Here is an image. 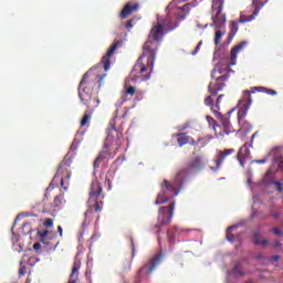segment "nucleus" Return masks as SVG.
<instances>
[{
  "mask_svg": "<svg viewBox=\"0 0 283 283\" xmlns=\"http://www.w3.org/2000/svg\"><path fill=\"white\" fill-rule=\"evenodd\" d=\"M275 247H280V242H275Z\"/></svg>",
  "mask_w": 283,
  "mask_h": 283,
  "instance_id": "bf43d9fd",
  "label": "nucleus"
},
{
  "mask_svg": "<svg viewBox=\"0 0 283 283\" xmlns=\"http://www.w3.org/2000/svg\"><path fill=\"white\" fill-rule=\"evenodd\" d=\"M130 242H132V249H133V255L136 253V248L134 245V239L130 238Z\"/></svg>",
  "mask_w": 283,
  "mask_h": 283,
  "instance_id": "09e8293b",
  "label": "nucleus"
},
{
  "mask_svg": "<svg viewBox=\"0 0 283 283\" xmlns=\"http://www.w3.org/2000/svg\"><path fill=\"white\" fill-rule=\"evenodd\" d=\"M220 67H222V64H217L212 70V81L208 87L210 96L205 99L206 105H213V98L211 96H217L219 92H222L224 82L229 80V74H224V71H222Z\"/></svg>",
  "mask_w": 283,
  "mask_h": 283,
  "instance_id": "39448f33",
  "label": "nucleus"
},
{
  "mask_svg": "<svg viewBox=\"0 0 283 283\" xmlns=\"http://www.w3.org/2000/svg\"><path fill=\"white\" fill-rule=\"evenodd\" d=\"M167 191H171L175 196H178V190H176L169 181L165 180L164 184H161V191L158 193L155 205H165V202H169Z\"/></svg>",
  "mask_w": 283,
  "mask_h": 283,
  "instance_id": "ddd939ff",
  "label": "nucleus"
},
{
  "mask_svg": "<svg viewBox=\"0 0 283 283\" xmlns=\"http://www.w3.org/2000/svg\"><path fill=\"white\" fill-rule=\"evenodd\" d=\"M265 94H270L271 96H275L277 94V92H275L271 88H266Z\"/></svg>",
  "mask_w": 283,
  "mask_h": 283,
  "instance_id": "79ce46f5",
  "label": "nucleus"
},
{
  "mask_svg": "<svg viewBox=\"0 0 283 283\" xmlns=\"http://www.w3.org/2000/svg\"><path fill=\"white\" fill-rule=\"evenodd\" d=\"M163 260H165V253L163 252H159L158 254L153 256L144 266H142L138 270L136 274L135 283L147 282L149 280V275L154 273V270L157 266H160V264L163 263Z\"/></svg>",
  "mask_w": 283,
  "mask_h": 283,
  "instance_id": "423d86ee",
  "label": "nucleus"
},
{
  "mask_svg": "<svg viewBox=\"0 0 283 283\" xmlns=\"http://www.w3.org/2000/svg\"><path fill=\"white\" fill-rule=\"evenodd\" d=\"M168 241L170 244H176V232L174 230H168Z\"/></svg>",
  "mask_w": 283,
  "mask_h": 283,
  "instance_id": "2f4dec72",
  "label": "nucleus"
},
{
  "mask_svg": "<svg viewBox=\"0 0 283 283\" xmlns=\"http://www.w3.org/2000/svg\"><path fill=\"white\" fill-rule=\"evenodd\" d=\"M206 120H207L209 127H212V129L214 130V134H218V127H220V126H218L216 124V119H213V117L208 115V116H206Z\"/></svg>",
  "mask_w": 283,
  "mask_h": 283,
  "instance_id": "cd10ccee",
  "label": "nucleus"
},
{
  "mask_svg": "<svg viewBox=\"0 0 283 283\" xmlns=\"http://www.w3.org/2000/svg\"><path fill=\"white\" fill-rule=\"evenodd\" d=\"M212 136L201 137L197 142H195V145H200V147H205L206 145H209L211 143Z\"/></svg>",
  "mask_w": 283,
  "mask_h": 283,
  "instance_id": "bb28decb",
  "label": "nucleus"
},
{
  "mask_svg": "<svg viewBox=\"0 0 283 283\" xmlns=\"http://www.w3.org/2000/svg\"><path fill=\"white\" fill-rule=\"evenodd\" d=\"M252 103H253V99H251V93L249 91H244L243 96L239 101V104H238V107H239V112H238L239 123H241L242 118H244L247 116V114H249V109H251Z\"/></svg>",
  "mask_w": 283,
  "mask_h": 283,
  "instance_id": "1a4fd4ad",
  "label": "nucleus"
},
{
  "mask_svg": "<svg viewBox=\"0 0 283 283\" xmlns=\"http://www.w3.org/2000/svg\"><path fill=\"white\" fill-rule=\"evenodd\" d=\"M175 207H176V202H172L170 206L161 207L159 209V216H158L159 224H167V222H171V218H174Z\"/></svg>",
  "mask_w": 283,
  "mask_h": 283,
  "instance_id": "4468645a",
  "label": "nucleus"
},
{
  "mask_svg": "<svg viewBox=\"0 0 283 283\" xmlns=\"http://www.w3.org/2000/svg\"><path fill=\"white\" fill-rule=\"evenodd\" d=\"M255 92H263V93H266V87H262V86H255L253 88V94H255Z\"/></svg>",
  "mask_w": 283,
  "mask_h": 283,
  "instance_id": "58836bf2",
  "label": "nucleus"
},
{
  "mask_svg": "<svg viewBox=\"0 0 283 283\" xmlns=\"http://www.w3.org/2000/svg\"><path fill=\"white\" fill-rule=\"evenodd\" d=\"M252 138H255V134L252 136Z\"/></svg>",
  "mask_w": 283,
  "mask_h": 283,
  "instance_id": "69168bd1",
  "label": "nucleus"
},
{
  "mask_svg": "<svg viewBox=\"0 0 283 283\" xmlns=\"http://www.w3.org/2000/svg\"><path fill=\"white\" fill-rule=\"evenodd\" d=\"M166 19H157V24H154L148 35V41L145 42L144 53L138 57L133 67L132 74L135 78L142 81H149L151 72H154V63L156 62V51L158 48L154 46V41L160 43L165 36V32L176 30V21H178V0H172L166 8Z\"/></svg>",
  "mask_w": 283,
  "mask_h": 283,
  "instance_id": "f257e3e1",
  "label": "nucleus"
},
{
  "mask_svg": "<svg viewBox=\"0 0 283 283\" xmlns=\"http://www.w3.org/2000/svg\"><path fill=\"white\" fill-rule=\"evenodd\" d=\"M38 235L42 242H45V240H48V235H50V230L38 231Z\"/></svg>",
  "mask_w": 283,
  "mask_h": 283,
  "instance_id": "7c9ffc66",
  "label": "nucleus"
},
{
  "mask_svg": "<svg viewBox=\"0 0 283 283\" xmlns=\"http://www.w3.org/2000/svg\"><path fill=\"white\" fill-rule=\"evenodd\" d=\"M272 232L275 234V235H282V231H280L277 228H274L272 230Z\"/></svg>",
  "mask_w": 283,
  "mask_h": 283,
  "instance_id": "49530a36",
  "label": "nucleus"
},
{
  "mask_svg": "<svg viewBox=\"0 0 283 283\" xmlns=\"http://www.w3.org/2000/svg\"><path fill=\"white\" fill-rule=\"evenodd\" d=\"M252 6L254 7V11L251 15L247 14V11L241 12L239 18V23H251V21H255V17L260 14V10L266 6V1L260 2V0H252Z\"/></svg>",
  "mask_w": 283,
  "mask_h": 283,
  "instance_id": "9b49d317",
  "label": "nucleus"
},
{
  "mask_svg": "<svg viewBox=\"0 0 283 283\" xmlns=\"http://www.w3.org/2000/svg\"><path fill=\"white\" fill-rule=\"evenodd\" d=\"M189 128V123H186L184 126L179 127V132H185V129Z\"/></svg>",
  "mask_w": 283,
  "mask_h": 283,
  "instance_id": "c03bdc74",
  "label": "nucleus"
},
{
  "mask_svg": "<svg viewBox=\"0 0 283 283\" xmlns=\"http://www.w3.org/2000/svg\"><path fill=\"white\" fill-rule=\"evenodd\" d=\"M212 112L213 114H216V116H219L221 118V123L223 126V132L219 133V136H223L224 134L228 136V134H231L233 129L231 128V122H229V117L222 116L220 113H218L216 108H212Z\"/></svg>",
  "mask_w": 283,
  "mask_h": 283,
  "instance_id": "6ab92c4d",
  "label": "nucleus"
},
{
  "mask_svg": "<svg viewBox=\"0 0 283 283\" xmlns=\"http://www.w3.org/2000/svg\"><path fill=\"white\" fill-rule=\"evenodd\" d=\"M90 73L86 72L78 85V96L83 105L87 107L84 112V115L81 119V127H85L90 125V120H92V116L94 114V109L98 107L101 101L92 97V91L90 90Z\"/></svg>",
  "mask_w": 283,
  "mask_h": 283,
  "instance_id": "f03ea898",
  "label": "nucleus"
},
{
  "mask_svg": "<svg viewBox=\"0 0 283 283\" xmlns=\"http://www.w3.org/2000/svg\"><path fill=\"white\" fill-rule=\"evenodd\" d=\"M238 34V22H231L230 23V34L228 36V43H231L233 41V38Z\"/></svg>",
  "mask_w": 283,
  "mask_h": 283,
  "instance_id": "a878e982",
  "label": "nucleus"
},
{
  "mask_svg": "<svg viewBox=\"0 0 283 283\" xmlns=\"http://www.w3.org/2000/svg\"><path fill=\"white\" fill-rule=\"evenodd\" d=\"M209 161L205 159V157L198 155L193 157V159L189 164V171L190 174H198V171H201V169H205V165H207Z\"/></svg>",
  "mask_w": 283,
  "mask_h": 283,
  "instance_id": "2eb2a0df",
  "label": "nucleus"
},
{
  "mask_svg": "<svg viewBox=\"0 0 283 283\" xmlns=\"http://www.w3.org/2000/svg\"><path fill=\"white\" fill-rule=\"evenodd\" d=\"M57 232L60 234V238H63V227L59 226L57 227Z\"/></svg>",
  "mask_w": 283,
  "mask_h": 283,
  "instance_id": "de8ad7c7",
  "label": "nucleus"
},
{
  "mask_svg": "<svg viewBox=\"0 0 283 283\" xmlns=\"http://www.w3.org/2000/svg\"><path fill=\"white\" fill-rule=\"evenodd\" d=\"M90 213V210H86L84 216L87 218V214Z\"/></svg>",
  "mask_w": 283,
  "mask_h": 283,
  "instance_id": "4d7b16f0",
  "label": "nucleus"
},
{
  "mask_svg": "<svg viewBox=\"0 0 283 283\" xmlns=\"http://www.w3.org/2000/svg\"><path fill=\"white\" fill-rule=\"evenodd\" d=\"M95 205H94V211L95 213H101L103 211V201H98V199H92Z\"/></svg>",
  "mask_w": 283,
  "mask_h": 283,
  "instance_id": "c756f323",
  "label": "nucleus"
},
{
  "mask_svg": "<svg viewBox=\"0 0 283 283\" xmlns=\"http://www.w3.org/2000/svg\"><path fill=\"white\" fill-rule=\"evenodd\" d=\"M65 205V195L61 193L54 197L53 209H59Z\"/></svg>",
  "mask_w": 283,
  "mask_h": 283,
  "instance_id": "393cba45",
  "label": "nucleus"
},
{
  "mask_svg": "<svg viewBox=\"0 0 283 283\" xmlns=\"http://www.w3.org/2000/svg\"><path fill=\"white\" fill-rule=\"evenodd\" d=\"M280 169H283V161L279 164Z\"/></svg>",
  "mask_w": 283,
  "mask_h": 283,
  "instance_id": "5fc2aeb1",
  "label": "nucleus"
},
{
  "mask_svg": "<svg viewBox=\"0 0 283 283\" xmlns=\"http://www.w3.org/2000/svg\"><path fill=\"white\" fill-rule=\"evenodd\" d=\"M25 273H28V268H25V265H20V268H19L20 277H23V275H25Z\"/></svg>",
  "mask_w": 283,
  "mask_h": 283,
  "instance_id": "f704fd0d",
  "label": "nucleus"
},
{
  "mask_svg": "<svg viewBox=\"0 0 283 283\" xmlns=\"http://www.w3.org/2000/svg\"><path fill=\"white\" fill-rule=\"evenodd\" d=\"M136 94V87L132 86V85H127L125 84V91L123 93V101H129V98H132V96H134Z\"/></svg>",
  "mask_w": 283,
  "mask_h": 283,
  "instance_id": "b1692460",
  "label": "nucleus"
},
{
  "mask_svg": "<svg viewBox=\"0 0 283 283\" xmlns=\"http://www.w3.org/2000/svg\"><path fill=\"white\" fill-rule=\"evenodd\" d=\"M231 154H235V149L229 148L224 150H217V154L213 157L214 166H210V170H212L213 174H217V171H220V168L222 167V163H224V160H227V156H231Z\"/></svg>",
  "mask_w": 283,
  "mask_h": 283,
  "instance_id": "f8f14e48",
  "label": "nucleus"
},
{
  "mask_svg": "<svg viewBox=\"0 0 283 283\" xmlns=\"http://www.w3.org/2000/svg\"><path fill=\"white\" fill-rule=\"evenodd\" d=\"M200 48H202V41H199L196 49L191 52V55L196 56V54H198L200 52Z\"/></svg>",
  "mask_w": 283,
  "mask_h": 283,
  "instance_id": "c9c22d12",
  "label": "nucleus"
},
{
  "mask_svg": "<svg viewBox=\"0 0 283 283\" xmlns=\"http://www.w3.org/2000/svg\"><path fill=\"white\" fill-rule=\"evenodd\" d=\"M78 269H81V266L75 263L72 269L71 277H74V275H76V273H78Z\"/></svg>",
  "mask_w": 283,
  "mask_h": 283,
  "instance_id": "4c0bfd02",
  "label": "nucleus"
},
{
  "mask_svg": "<svg viewBox=\"0 0 283 283\" xmlns=\"http://www.w3.org/2000/svg\"><path fill=\"white\" fill-rule=\"evenodd\" d=\"M224 0H213L212 1V25L216 28L214 33V45H219L222 41V36L227 34L224 25H227V15L222 13V6Z\"/></svg>",
  "mask_w": 283,
  "mask_h": 283,
  "instance_id": "20e7f679",
  "label": "nucleus"
},
{
  "mask_svg": "<svg viewBox=\"0 0 283 283\" xmlns=\"http://www.w3.org/2000/svg\"><path fill=\"white\" fill-rule=\"evenodd\" d=\"M254 243L261 244L262 247H266L269 244V240L262 239V237L259 233L254 234Z\"/></svg>",
  "mask_w": 283,
  "mask_h": 283,
  "instance_id": "c85d7f7f",
  "label": "nucleus"
},
{
  "mask_svg": "<svg viewBox=\"0 0 283 283\" xmlns=\"http://www.w3.org/2000/svg\"><path fill=\"white\" fill-rule=\"evenodd\" d=\"M179 191H180V184H179Z\"/></svg>",
  "mask_w": 283,
  "mask_h": 283,
  "instance_id": "774afa93",
  "label": "nucleus"
},
{
  "mask_svg": "<svg viewBox=\"0 0 283 283\" xmlns=\"http://www.w3.org/2000/svg\"><path fill=\"white\" fill-rule=\"evenodd\" d=\"M253 163H256V165H264L266 164V159L252 160L251 164Z\"/></svg>",
  "mask_w": 283,
  "mask_h": 283,
  "instance_id": "a19ab883",
  "label": "nucleus"
},
{
  "mask_svg": "<svg viewBox=\"0 0 283 283\" xmlns=\"http://www.w3.org/2000/svg\"><path fill=\"white\" fill-rule=\"evenodd\" d=\"M140 4L137 2L129 1L127 2L119 13V19L125 20L127 17H132L134 12H138Z\"/></svg>",
  "mask_w": 283,
  "mask_h": 283,
  "instance_id": "dca6fc26",
  "label": "nucleus"
},
{
  "mask_svg": "<svg viewBox=\"0 0 283 283\" xmlns=\"http://www.w3.org/2000/svg\"><path fill=\"white\" fill-rule=\"evenodd\" d=\"M223 96L224 95H219L218 96L216 108L212 107V109H216L217 112H218V109H220V103H221Z\"/></svg>",
  "mask_w": 283,
  "mask_h": 283,
  "instance_id": "ea45409f",
  "label": "nucleus"
},
{
  "mask_svg": "<svg viewBox=\"0 0 283 283\" xmlns=\"http://www.w3.org/2000/svg\"><path fill=\"white\" fill-rule=\"evenodd\" d=\"M271 174H272V170H271V169H269V170H268V172H266V175H265V176H266V178H269V176H271Z\"/></svg>",
  "mask_w": 283,
  "mask_h": 283,
  "instance_id": "864d4df0",
  "label": "nucleus"
},
{
  "mask_svg": "<svg viewBox=\"0 0 283 283\" xmlns=\"http://www.w3.org/2000/svg\"><path fill=\"white\" fill-rule=\"evenodd\" d=\"M247 45H249V42L242 41L241 43H239L238 45H235L234 48L231 49L230 63H229V59H224L218 63V65L221 64L220 70L224 71L223 74H229V67H231V66L235 65V63H238V54L240 52H242L244 50V48H247Z\"/></svg>",
  "mask_w": 283,
  "mask_h": 283,
  "instance_id": "6e6552de",
  "label": "nucleus"
},
{
  "mask_svg": "<svg viewBox=\"0 0 283 283\" xmlns=\"http://www.w3.org/2000/svg\"><path fill=\"white\" fill-rule=\"evenodd\" d=\"M118 48H123V40H115L105 53V55L102 57L101 64L103 65L105 72L109 70L112 65V56H114Z\"/></svg>",
  "mask_w": 283,
  "mask_h": 283,
  "instance_id": "9d476101",
  "label": "nucleus"
},
{
  "mask_svg": "<svg viewBox=\"0 0 283 283\" xmlns=\"http://www.w3.org/2000/svg\"><path fill=\"white\" fill-rule=\"evenodd\" d=\"M107 76V74H103V75H98L99 81H103V78H105Z\"/></svg>",
  "mask_w": 283,
  "mask_h": 283,
  "instance_id": "3c124183",
  "label": "nucleus"
},
{
  "mask_svg": "<svg viewBox=\"0 0 283 283\" xmlns=\"http://www.w3.org/2000/svg\"><path fill=\"white\" fill-rule=\"evenodd\" d=\"M69 283H76V280L70 279Z\"/></svg>",
  "mask_w": 283,
  "mask_h": 283,
  "instance_id": "6e6d98bb",
  "label": "nucleus"
},
{
  "mask_svg": "<svg viewBox=\"0 0 283 283\" xmlns=\"http://www.w3.org/2000/svg\"><path fill=\"white\" fill-rule=\"evenodd\" d=\"M103 193V186L97 180L93 181L90 188V198L88 200H98Z\"/></svg>",
  "mask_w": 283,
  "mask_h": 283,
  "instance_id": "a211bd4d",
  "label": "nucleus"
},
{
  "mask_svg": "<svg viewBox=\"0 0 283 283\" xmlns=\"http://www.w3.org/2000/svg\"><path fill=\"white\" fill-rule=\"evenodd\" d=\"M71 178H72V171H70V166H67L66 164H61L51 184L46 188V191H52L54 187H59V182L62 189L64 191H67V187L70 186Z\"/></svg>",
  "mask_w": 283,
  "mask_h": 283,
  "instance_id": "0eeeda50",
  "label": "nucleus"
},
{
  "mask_svg": "<svg viewBox=\"0 0 283 283\" xmlns=\"http://www.w3.org/2000/svg\"><path fill=\"white\" fill-rule=\"evenodd\" d=\"M277 260H280V255L272 256V262H277Z\"/></svg>",
  "mask_w": 283,
  "mask_h": 283,
  "instance_id": "8fccbe9b",
  "label": "nucleus"
},
{
  "mask_svg": "<svg viewBox=\"0 0 283 283\" xmlns=\"http://www.w3.org/2000/svg\"><path fill=\"white\" fill-rule=\"evenodd\" d=\"M216 54H217V53H214V56H213L212 61H216Z\"/></svg>",
  "mask_w": 283,
  "mask_h": 283,
  "instance_id": "680f3d73",
  "label": "nucleus"
},
{
  "mask_svg": "<svg viewBox=\"0 0 283 283\" xmlns=\"http://www.w3.org/2000/svg\"><path fill=\"white\" fill-rule=\"evenodd\" d=\"M33 249H34V251H40V249H41V243H39V242L34 243V244H33Z\"/></svg>",
  "mask_w": 283,
  "mask_h": 283,
  "instance_id": "37998d69",
  "label": "nucleus"
},
{
  "mask_svg": "<svg viewBox=\"0 0 283 283\" xmlns=\"http://www.w3.org/2000/svg\"><path fill=\"white\" fill-rule=\"evenodd\" d=\"M252 127H253V126H251V125L249 124V122H244V123L241 125L240 132H243V133L247 134V133L251 132Z\"/></svg>",
  "mask_w": 283,
  "mask_h": 283,
  "instance_id": "473e14b6",
  "label": "nucleus"
},
{
  "mask_svg": "<svg viewBox=\"0 0 283 283\" xmlns=\"http://www.w3.org/2000/svg\"><path fill=\"white\" fill-rule=\"evenodd\" d=\"M256 260H264V255L262 254L256 255Z\"/></svg>",
  "mask_w": 283,
  "mask_h": 283,
  "instance_id": "603ef678",
  "label": "nucleus"
},
{
  "mask_svg": "<svg viewBox=\"0 0 283 283\" xmlns=\"http://www.w3.org/2000/svg\"><path fill=\"white\" fill-rule=\"evenodd\" d=\"M15 220H19V217H15Z\"/></svg>",
  "mask_w": 283,
  "mask_h": 283,
  "instance_id": "e2e57ef3",
  "label": "nucleus"
},
{
  "mask_svg": "<svg viewBox=\"0 0 283 283\" xmlns=\"http://www.w3.org/2000/svg\"><path fill=\"white\" fill-rule=\"evenodd\" d=\"M240 227L239 224L231 226L227 229L226 238L228 242H235V240H240V234L233 235V231Z\"/></svg>",
  "mask_w": 283,
  "mask_h": 283,
  "instance_id": "4be33fe9",
  "label": "nucleus"
},
{
  "mask_svg": "<svg viewBox=\"0 0 283 283\" xmlns=\"http://www.w3.org/2000/svg\"><path fill=\"white\" fill-rule=\"evenodd\" d=\"M59 247V241H56V243H55V248H57Z\"/></svg>",
  "mask_w": 283,
  "mask_h": 283,
  "instance_id": "052dcab7",
  "label": "nucleus"
},
{
  "mask_svg": "<svg viewBox=\"0 0 283 283\" xmlns=\"http://www.w3.org/2000/svg\"><path fill=\"white\" fill-rule=\"evenodd\" d=\"M43 224H44V227L52 228V227H54V220L48 218L44 220Z\"/></svg>",
  "mask_w": 283,
  "mask_h": 283,
  "instance_id": "e433bc0d",
  "label": "nucleus"
},
{
  "mask_svg": "<svg viewBox=\"0 0 283 283\" xmlns=\"http://www.w3.org/2000/svg\"><path fill=\"white\" fill-rule=\"evenodd\" d=\"M248 184L251 185V178H248Z\"/></svg>",
  "mask_w": 283,
  "mask_h": 283,
  "instance_id": "13d9d810",
  "label": "nucleus"
},
{
  "mask_svg": "<svg viewBox=\"0 0 283 283\" xmlns=\"http://www.w3.org/2000/svg\"><path fill=\"white\" fill-rule=\"evenodd\" d=\"M178 145L182 147V145H196V140L186 134H178Z\"/></svg>",
  "mask_w": 283,
  "mask_h": 283,
  "instance_id": "412c9836",
  "label": "nucleus"
},
{
  "mask_svg": "<svg viewBox=\"0 0 283 283\" xmlns=\"http://www.w3.org/2000/svg\"><path fill=\"white\" fill-rule=\"evenodd\" d=\"M274 185L277 187V191H282V184L280 181H273Z\"/></svg>",
  "mask_w": 283,
  "mask_h": 283,
  "instance_id": "a18cd8bd",
  "label": "nucleus"
},
{
  "mask_svg": "<svg viewBox=\"0 0 283 283\" xmlns=\"http://www.w3.org/2000/svg\"><path fill=\"white\" fill-rule=\"evenodd\" d=\"M244 273L240 270V264L234 265L232 272L228 273L227 282H231L233 279L242 277Z\"/></svg>",
  "mask_w": 283,
  "mask_h": 283,
  "instance_id": "5701e85b",
  "label": "nucleus"
},
{
  "mask_svg": "<svg viewBox=\"0 0 283 283\" xmlns=\"http://www.w3.org/2000/svg\"><path fill=\"white\" fill-rule=\"evenodd\" d=\"M134 23H136V18L127 20L126 21V29L132 30V28H134Z\"/></svg>",
  "mask_w": 283,
  "mask_h": 283,
  "instance_id": "72a5a7b5",
  "label": "nucleus"
},
{
  "mask_svg": "<svg viewBox=\"0 0 283 283\" xmlns=\"http://www.w3.org/2000/svg\"><path fill=\"white\" fill-rule=\"evenodd\" d=\"M249 147H251V145L244 144L243 146L240 147L238 151L237 158L241 167H244V165H247V163L251 160V150L249 149Z\"/></svg>",
  "mask_w": 283,
  "mask_h": 283,
  "instance_id": "f3484780",
  "label": "nucleus"
},
{
  "mask_svg": "<svg viewBox=\"0 0 283 283\" xmlns=\"http://www.w3.org/2000/svg\"><path fill=\"white\" fill-rule=\"evenodd\" d=\"M195 6L191 2H188L184 6L178 7V21H185L191 12V8Z\"/></svg>",
  "mask_w": 283,
  "mask_h": 283,
  "instance_id": "aec40b11",
  "label": "nucleus"
},
{
  "mask_svg": "<svg viewBox=\"0 0 283 283\" xmlns=\"http://www.w3.org/2000/svg\"><path fill=\"white\" fill-rule=\"evenodd\" d=\"M106 134L107 136L104 140L103 150L98 153L96 159L93 163L94 169H98V167H101V163L105 160L106 154H109V151H112V147H114V145H118V142L120 140V138H123V133L116 129L115 122H109Z\"/></svg>",
  "mask_w": 283,
  "mask_h": 283,
  "instance_id": "7ed1b4c3",
  "label": "nucleus"
},
{
  "mask_svg": "<svg viewBox=\"0 0 283 283\" xmlns=\"http://www.w3.org/2000/svg\"><path fill=\"white\" fill-rule=\"evenodd\" d=\"M252 138H255V134L252 136Z\"/></svg>",
  "mask_w": 283,
  "mask_h": 283,
  "instance_id": "0e129e2a",
  "label": "nucleus"
},
{
  "mask_svg": "<svg viewBox=\"0 0 283 283\" xmlns=\"http://www.w3.org/2000/svg\"><path fill=\"white\" fill-rule=\"evenodd\" d=\"M53 235H56V232H54Z\"/></svg>",
  "mask_w": 283,
  "mask_h": 283,
  "instance_id": "338daca9",
  "label": "nucleus"
}]
</instances>
